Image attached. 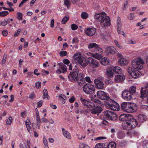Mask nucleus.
Wrapping results in <instances>:
<instances>
[{
	"mask_svg": "<svg viewBox=\"0 0 148 148\" xmlns=\"http://www.w3.org/2000/svg\"><path fill=\"white\" fill-rule=\"evenodd\" d=\"M106 15V13L103 12L95 15L94 17L96 21H100V24L103 27H108L110 25L109 17Z\"/></svg>",
	"mask_w": 148,
	"mask_h": 148,
	"instance_id": "f257e3e1",
	"label": "nucleus"
},
{
	"mask_svg": "<svg viewBox=\"0 0 148 148\" xmlns=\"http://www.w3.org/2000/svg\"><path fill=\"white\" fill-rule=\"evenodd\" d=\"M73 63H78L83 67H86L89 63V59H86L81 56V55L79 53H75L73 56Z\"/></svg>",
	"mask_w": 148,
	"mask_h": 148,
	"instance_id": "f03ea898",
	"label": "nucleus"
},
{
	"mask_svg": "<svg viewBox=\"0 0 148 148\" xmlns=\"http://www.w3.org/2000/svg\"><path fill=\"white\" fill-rule=\"evenodd\" d=\"M136 91V87L133 86L130 87L128 89L125 90L122 94L123 98L125 100H130L132 98L133 99L134 95Z\"/></svg>",
	"mask_w": 148,
	"mask_h": 148,
	"instance_id": "7ed1b4c3",
	"label": "nucleus"
},
{
	"mask_svg": "<svg viewBox=\"0 0 148 148\" xmlns=\"http://www.w3.org/2000/svg\"><path fill=\"white\" fill-rule=\"evenodd\" d=\"M144 62L143 59L141 58L133 60L132 63V65L134 69L140 70L143 67Z\"/></svg>",
	"mask_w": 148,
	"mask_h": 148,
	"instance_id": "20e7f679",
	"label": "nucleus"
},
{
	"mask_svg": "<svg viewBox=\"0 0 148 148\" xmlns=\"http://www.w3.org/2000/svg\"><path fill=\"white\" fill-rule=\"evenodd\" d=\"M84 92L87 94H92L95 91V88L93 85L86 83L83 87Z\"/></svg>",
	"mask_w": 148,
	"mask_h": 148,
	"instance_id": "39448f33",
	"label": "nucleus"
},
{
	"mask_svg": "<svg viewBox=\"0 0 148 148\" xmlns=\"http://www.w3.org/2000/svg\"><path fill=\"white\" fill-rule=\"evenodd\" d=\"M104 80V78L101 76L97 78L94 80V82L97 89H103L105 87V85L103 82Z\"/></svg>",
	"mask_w": 148,
	"mask_h": 148,
	"instance_id": "423d86ee",
	"label": "nucleus"
},
{
	"mask_svg": "<svg viewBox=\"0 0 148 148\" xmlns=\"http://www.w3.org/2000/svg\"><path fill=\"white\" fill-rule=\"evenodd\" d=\"M103 116L107 117L109 120L114 121L117 119V115L114 112L110 110H106L103 113Z\"/></svg>",
	"mask_w": 148,
	"mask_h": 148,
	"instance_id": "0eeeda50",
	"label": "nucleus"
},
{
	"mask_svg": "<svg viewBox=\"0 0 148 148\" xmlns=\"http://www.w3.org/2000/svg\"><path fill=\"white\" fill-rule=\"evenodd\" d=\"M130 119H129L128 121L126 122L127 125V127H129L130 129L134 128L136 127H139L140 125H138V121L137 120L135 119L132 116V118H130Z\"/></svg>",
	"mask_w": 148,
	"mask_h": 148,
	"instance_id": "6e6552de",
	"label": "nucleus"
},
{
	"mask_svg": "<svg viewBox=\"0 0 148 148\" xmlns=\"http://www.w3.org/2000/svg\"><path fill=\"white\" fill-rule=\"evenodd\" d=\"M140 97L142 99L147 97V101L148 103V83L147 84L145 87L141 88Z\"/></svg>",
	"mask_w": 148,
	"mask_h": 148,
	"instance_id": "1a4fd4ad",
	"label": "nucleus"
},
{
	"mask_svg": "<svg viewBox=\"0 0 148 148\" xmlns=\"http://www.w3.org/2000/svg\"><path fill=\"white\" fill-rule=\"evenodd\" d=\"M77 68H74L72 72H70V74L68 76L69 80L72 82H74L75 78L77 75L79 73Z\"/></svg>",
	"mask_w": 148,
	"mask_h": 148,
	"instance_id": "9d476101",
	"label": "nucleus"
},
{
	"mask_svg": "<svg viewBox=\"0 0 148 148\" xmlns=\"http://www.w3.org/2000/svg\"><path fill=\"white\" fill-rule=\"evenodd\" d=\"M88 59L89 64L91 67L93 68H95L99 66V63L98 60L92 57H89Z\"/></svg>",
	"mask_w": 148,
	"mask_h": 148,
	"instance_id": "9b49d317",
	"label": "nucleus"
},
{
	"mask_svg": "<svg viewBox=\"0 0 148 148\" xmlns=\"http://www.w3.org/2000/svg\"><path fill=\"white\" fill-rule=\"evenodd\" d=\"M137 107L136 104L130 102L129 106L127 109V112L128 113H132L136 111L137 110Z\"/></svg>",
	"mask_w": 148,
	"mask_h": 148,
	"instance_id": "f8f14e48",
	"label": "nucleus"
},
{
	"mask_svg": "<svg viewBox=\"0 0 148 148\" xmlns=\"http://www.w3.org/2000/svg\"><path fill=\"white\" fill-rule=\"evenodd\" d=\"M130 118H132V115L128 114H123L120 115L119 120L122 121H128Z\"/></svg>",
	"mask_w": 148,
	"mask_h": 148,
	"instance_id": "ddd939ff",
	"label": "nucleus"
},
{
	"mask_svg": "<svg viewBox=\"0 0 148 148\" xmlns=\"http://www.w3.org/2000/svg\"><path fill=\"white\" fill-rule=\"evenodd\" d=\"M97 94L98 98L102 100H106L109 98L106 93L102 90L98 91L97 92Z\"/></svg>",
	"mask_w": 148,
	"mask_h": 148,
	"instance_id": "4468645a",
	"label": "nucleus"
},
{
	"mask_svg": "<svg viewBox=\"0 0 148 148\" xmlns=\"http://www.w3.org/2000/svg\"><path fill=\"white\" fill-rule=\"evenodd\" d=\"M102 110V109L101 107L96 106L93 107L91 109L90 111L92 114H97L98 116L99 113H100Z\"/></svg>",
	"mask_w": 148,
	"mask_h": 148,
	"instance_id": "2eb2a0df",
	"label": "nucleus"
},
{
	"mask_svg": "<svg viewBox=\"0 0 148 148\" xmlns=\"http://www.w3.org/2000/svg\"><path fill=\"white\" fill-rule=\"evenodd\" d=\"M60 66V69H58L56 71V73L58 74H60L62 72L64 73L66 72L67 70V68L66 66L63 63L60 62L58 64Z\"/></svg>",
	"mask_w": 148,
	"mask_h": 148,
	"instance_id": "dca6fc26",
	"label": "nucleus"
},
{
	"mask_svg": "<svg viewBox=\"0 0 148 148\" xmlns=\"http://www.w3.org/2000/svg\"><path fill=\"white\" fill-rule=\"evenodd\" d=\"M141 72L137 69H133V71L130 73V75L134 78H136L138 77L141 75Z\"/></svg>",
	"mask_w": 148,
	"mask_h": 148,
	"instance_id": "f3484780",
	"label": "nucleus"
},
{
	"mask_svg": "<svg viewBox=\"0 0 148 148\" xmlns=\"http://www.w3.org/2000/svg\"><path fill=\"white\" fill-rule=\"evenodd\" d=\"M95 29L92 28L87 29L85 31V33L89 36H92L95 34Z\"/></svg>",
	"mask_w": 148,
	"mask_h": 148,
	"instance_id": "a211bd4d",
	"label": "nucleus"
},
{
	"mask_svg": "<svg viewBox=\"0 0 148 148\" xmlns=\"http://www.w3.org/2000/svg\"><path fill=\"white\" fill-rule=\"evenodd\" d=\"M84 75L81 73H79L77 75L75 78L74 81H85Z\"/></svg>",
	"mask_w": 148,
	"mask_h": 148,
	"instance_id": "6ab92c4d",
	"label": "nucleus"
},
{
	"mask_svg": "<svg viewBox=\"0 0 148 148\" xmlns=\"http://www.w3.org/2000/svg\"><path fill=\"white\" fill-rule=\"evenodd\" d=\"M111 110L117 111L119 110V105L116 102L114 101L113 103L109 108Z\"/></svg>",
	"mask_w": 148,
	"mask_h": 148,
	"instance_id": "aec40b11",
	"label": "nucleus"
},
{
	"mask_svg": "<svg viewBox=\"0 0 148 148\" xmlns=\"http://www.w3.org/2000/svg\"><path fill=\"white\" fill-rule=\"evenodd\" d=\"M125 78V76L123 75H116L115 77V79L117 82H122Z\"/></svg>",
	"mask_w": 148,
	"mask_h": 148,
	"instance_id": "412c9836",
	"label": "nucleus"
},
{
	"mask_svg": "<svg viewBox=\"0 0 148 148\" xmlns=\"http://www.w3.org/2000/svg\"><path fill=\"white\" fill-rule=\"evenodd\" d=\"M106 51L108 54L110 53L114 54L115 53L114 48L113 47H107L106 48Z\"/></svg>",
	"mask_w": 148,
	"mask_h": 148,
	"instance_id": "4be33fe9",
	"label": "nucleus"
},
{
	"mask_svg": "<svg viewBox=\"0 0 148 148\" xmlns=\"http://www.w3.org/2000/svg\"><path fill=\"white\" fill-rule=\"evenodd\" d=\"M119 64L122 66L127 65L128 63V61L124 58H121L119 60Z\"/></svg>",
	"mask_w": 148,
	"mask_h": 148,
	"instance_id": "5701e85b",
	"label": "nucleus"
},
{
	"mask_svg": "<svg viewBox=\"0 0 148 148\" xmlns=\"http://www.w3.org/2000/svg\"><path fill=\"white\" fill-rule=\"evenodd\" d=\"M80 100L81 103L84 105L87 106H88V104L89 103V100L88 99H86L82 97H81Z\"/></svg>",
	"mask_w": 148,
	"mask_h": 148,
	"instance_id": "b1692460",
	"label": "nucleus"
},
{
	"mask_svg": "<svg viewBox=\"0 0 148 148\" xmlns=\"http://www.w3.org/2000/svg\"><path fill=\"white\" fill-rule=\"evenodd\" d=\"M130 102H124L121 105V107L122 109L125 112H127V109L128 107L129 106Z\"/></svg>",
	"mask_w": 148,
	"mask_h": 148,
	"instance_id": "393cba45",
	"label": "nucleus"
},
{
	"mask_svg": "<svg viewBox=\"0 0 148 148\" xmlns=\"http://www.w3.org/2000/svg\"><path fill=\"white\" fill-rule=\"evenodd\" d=\"M117 32H119L121 29V19L119 17H118L117 20Z\"/></svg>",
	"mask_w": 148,
	"mask_h": 148,
	"instance_id": "a878e982",
	"label": "nucleus"
},
{
	"mask_svg": "<svg viewBox=\"0 0 148 148\" xmlns=\"http://www.w3.org/2000/svg\"><path fill=\"white\" fill-rule=\"evenodd\" d=\"M137 121L139 122H143L146 121V116L143 114H140L137 117Z\"/></svg>",
	"mask_w": 148,
	"mask_h": 148,
	"instance_id": "bb28decb",
	"label": "nucleus"
},
{
	"mask_svg": "<svg viewBox=\"0 0 148 148\" xmlns=\"http://www.w3.org/2000/svg\"><path fill=\"white\" fill-rule=\"evenodd\" d=\"M62 131L64 136L68 139H70L71 138V136L70 133L66 131L64 128H62Z\"/></svg>",
	"mask_w": 148,
	"mask_h": 148,
	"instance_id": "cd10ccee",
	"label": "nucleus"
},
{
	"mask_svg": "<svg viewBox=\"0 0 148 148\" xmlns=\"http://www.w3.org/2000/svg\"><path fill=\"white\" fill-rule=\"evenodd\" d=\"M113 71L117 74H121L122 70L120 67L118 66H115L113 69Z\"/></svg>",
	"mask_w": 148,
	"mask_h": 148,
	"instance_id": "c85d7f7f",
	"label": "nucleus"
},
{
	"mask_svg": "<svg viewBox=\"0 0 148 148\" xmlns=\"http://www.w3.org/2000/svg\"><path fill=\"white\" fill-rule=\"evenodd\" d=\"M109 62L107 59L105 57L102 58L101 61V63L103 65H107L109 64Z\"/></svg>",
	"mask_w": 148,
	"mask_h": 148,
	"instance_id": "c756f323",
	"label": "nucleus"
},
{
	"mask_svg": "<svg viewBox=\"0 0 148 148\" xmlns=\"http://www.w3.org/2000/svg\"><path fill=\"white\" fill-rule=\"evenodd\" d=\"M107 145L106 146L104 143H98L96 145L94 148H106Z\"/></svg>",
	"mask_w": 148,
	"mask_h": 148,
	"instance_id": "7c9ffc66",
	"label": "nucleus"
},
{
	"mask_svg": "<svg viewBox=\"0 0 148 148\" xmlns=\"http://www.w3.org/2000/svg\"><path fill=\"white\" fill-rule=\"evenodd\" d=\"M106 105H107V107L109 108L110 106L113 103V102L114 101L110 99L109 97V98H108L107 99H106Z\"/></svg>",
	"mask_w": 148,
	"mask_h": 148,
	"instance_id": "2f4dec72",
	"label": "nucleus"
},
{
	"mask_svg": "<svg viewBox=\"0 0 148 148\" xmlns=\"http://www.w3.org/2000/svg\"><path fill=\"white\" fill-rule=\"evenodd\" d=\"M43 94V99H45L46 98H47L48 99H49L50 98V97L48 95V92L47 90L45 89H44L42 92Z\"/></svg>",
	"mask_w": 148,
	"mask_h": 148,
	"instance_id": "473e14b6",
	"label": "nucleus"
},
{
	"mask_svg": "<svg viewBox=\"0 0 148 148\" xmlns=\"http://www.w3.org/2000/svg\"><path fill=\"white\" fill-rule=\"evenodd\" d=\"M89 110L88 108L85 109L84 108H83L82 109H79L80 114H88L89 113Z\"/></svg>",
	"mask_w": 148,
	"mask_h": 148,
	"instance_id": "72a5a7b5",
	"label": "nucleus"
},
{
	"mask_svg": "<svg viewBox=\"0 0 148 148\" xmlns=\"http://www.w3.org/2000/svg\"><path fill=\"white\" fill-rule=\"evenodd\" d=\"M99 45L95 43H93L89 44L88 46V48L89 49H92L93 48H95V49L98 47Z\"/></svg>",
	"mask_w": 148,
	"mask_h": 148,
	"instance_id": "f704fd0d",
	"label": "nucleus"
},
{
	"mask_svg": "<svg viewBox=\"0 0 148 148\" xmlns=\"http://www.w3.org/2000/svg\"><path fill=\"white\" fill-rule=\"evenodd\" d=\"M108 148H116V144L114 142H111L107 146Z\"/></svg>",
	"mask_w": 148,
	"mask_h": 148,
	"instance_id": "c9c22d12",
	"label": "nucleus"
},
{
	"mask_svg": "<svg viewBox=\"0 0 148 148\" xmlns=\"http://www.w3.org/2000/svg\"><path fill=\"white\" fill-rule=\"evenodd\" d=\"M92 56L94 58L99 60L101 59L102 56L101 54H99L98 53H96L93 54Z\"/></svg>",
	"mask_w": 148,
	"mask_h": 148,
	"instance_id": "e433bc0d",
	"label": "nucleus"
},
{
	"mask_svg": "<svg viewBox=\"0 0 148 148\" xmlns=\"http://www.w3.org/2000/svg\"><path fill=\"white\" fill-rule=\"evenodd\" d=\"M107 74L108 77H112L113 76V73L112 70L110 69L107 70Z\"/></svg>",
	"mask_w": 148,
	"mask_h": 148,
	"instance_id": "4c0bfd02",
	"label": "nucleus"
},
{
	"mask_svg": "<svg viewBox=\"0 0 148 148\" xmlns=\"http://www.w3.org/2000/svg\"><path fill=\"white\" fill-rule=\"evenodd\" d=\"M125 136L124 134L121 132H119L118 135L117 137L119 138L120 139H123Z\"/></svg>",
	"mask_w": 148,
	"mask_h": 148,
	"instance_id": "58836bf2",
	"label": "nucleus"
},
{
	"mask_svg": "<svg viewBox=\"0 0 148 148\" xmlns=\"http://www.w3.org/2000/svg\"><path fill=\"white\" fill-rule=\"evenodd\" d=\"M69 16H65L62 19V23L63 24H65L69 20Z\"/></svg>",
	"mask_w": 148,
	"mask_h": 148,
	"instance_id": "ea45409f",
	"label": "nucleus"
},
{
	"mask_svg": "<svg viewBox=\"0 0 148 148\" xmlns=\"http://www.w3.org/2000/svg\"><path fill=\"white\" fill-rule=\"evenodd\" d=\"M9 14L8 11H3L0 12V16H5Z\"/></svg>",
	"mask_w": 148,
	"mask_h": 148,
	"instance_id": "a19ab883",
	"label": "nucleus"
},
{
	"mask_svg": "<svg viewBox=\"0 0 148 148\" xmlns=\"http://www.w3.org/2000/svg\"><path fill=\"white\" fill-rule=\"evenodd\" d=\"M23 14L20 12H17V19L19 20H21L22 19Z\"/></svg>",
	"mask_w": 148,
	"mask_h": 148,
	"instance_id": "79ce46f5",
	"label": "nucleus"
},
{
	"mask_svg": "<svg viewBox=\"0 0 148 148\" xmlns=\"http://www.w3.org/2000/svg\"><path fill=\"white\" fill-rule=\"evenodd\" d=\"M134 15L133 13H131L128 15L127 17L130 20H133L134 18Z\"/></svg>",
	"mask_w": 148,
	"mask_h": 148,
	"instance_id": "37998d69",
	"label": "nucleus"
},
{
	"mask_svg": "<svg viewBox=\"0 0 148 148\" xmlns=\"http://www.w3.org/2000/svg\"><path fill=\"white\" fill-rule=\"evenodd\" d=\"M41 82L38 81L36 82L35 83V86L37 89H39L41 87Z\"/></svg>",
	"mask_w": 148,
	"mask_h": 148,
	"instance_id": "c03bdc74",
	"label": "nucleus"
},
{
	"mask_svg": "<svg viewBox=\"0 0 148 148\" xmlns=\"http://www.w3.org/2000/svg\"><path fill=\"white\" fill-rule=\"evenodd\" d=\"M82 18L84 19H86L88 16V14L86 12H83L81 14Z\"/></svg>",
	"mask_w": 148,
	"mask_h": 148,
	"instance_id": "a18cd8bd",
	"label": "nucleus"
},
{
	"mask_svg": "<svg viewBox=\"0 0 148 148\" xmlns=\"http://www.w3.org/2000/svg\"><path fill=\"white\" fill-rule=\"evenodd\" d=\"M79 41V40L76 37H75L73 39L72 43L73 44H76Z\"/></svg>",
	"mask_w": 148,
	"mask_h": 148,
	"instance_id": "49530a36",
	"label": "nucleus"
},
{
	"mask_svg": "<svg viewBox=\"0 0 148 148\" xmlns=\"http://www.w3.org/2000/svg\"><path fill=\"white\" fill-rule=\"evenodd\" d=\"M71 27L72 29L73 30H75L78 28V26L75 24H72L71 25Z\"/></svg>",
	"mask_w": 148,
	"mask_h": 148,
	"instance_id": "de8ad7c7",
	"label": "nucleus"
},
{
	"mask_svg": "<svg viewBox=\"0 0 148 148\" xmlns=\"http://www.w3.org/2000/svg\"><path fill=\"white\" fill-rule=\"evenodd\" d=\"M79 147L80 148H89V147L87 145L82 143L80 145Z\"/></svg>",
	"mask_w": 148,
	"mask_h": 148,
	"instance_id": "09e8293b",
	"label": "nucleus"
},
{
	"mask_svg": "<svg viewBox=\"0 0 148 148\" xmlns=\"http://www.w3.org/2000/svg\"><path fill=\"white\" fill-rule=\"evenodd\" d=\"M64 4L66 5L68 8V7L69 6L70 4L69 1L68 0H64Z\"/></svg>",
	"mask_w": 148,
	"mask_h": 148,
	"instance_id": "8fccbe9b",
	"label": "nucleus"
},
{
	"mask_svg": "<svg viewBox=\"0 0 148 148\" xmlns=\"http://www.w3.org/2000/svg\"><path fill=\"white\" fill-rule=\"evenodd\" d=\"M67 54V52L66 51H61L60 52V56L61 57L66 56Z\"/></svg>",
	"mask_w": 148,
	"mask_h": 148,
	"instance_id": "3c124183",
	"label": "nucleus"
},
{
	"mask_svg": "<svg viewBox=\"0 0 148 148\" xmlns=\"http://www.w3.org/2000/svg\"><path fill=\"white\" fill-rule=\"evenodd\" d=\"M7 56L6 54H5L4 55L2 60V63L3 64H5L6 61V60L7 58Z\"/></svg>",
	"mask_w": 148,
	"mask_h": 148,
	"instance_id": "603ef678",
	"label": "nucleus"
},
{
	"mask_svg": "<svg viewBox=\"0 0 148 148\" xmlns=\"http://www.w3.org/2000/svg\"><path fill=\"white\" fill-rule=\"evenodd\" d=\"M12 117L10 116L6 121V124L8 125H10L12 122Z\"/></svg>",
	"mask_w": 148,
	"mask_h": 148,
	"instance_id": "864d4df0",
	"label": "nucleus"
},
{
	"mask_svg": "<svg viewBox=\"0 0 148 148\" xmlns=\"http://www.w3.org/2000/svg\"><path fill=\"white\" fill-rule=\"evenodd\" d=\"M96 51H98V54H101L102 53V49L99 47V46L97 48H96Z\"/></svg>",
	"mask_w": 148,
	"mask_h": 148,
	"instance_id": "5fc2aeb1",
	"label": "nucleus"
},
{
	"mask_svg": "<svg viewBox=\"0 0 148 148\" xmlns=\"http://www.w3.org/2000/svg\"><path fill=\"white\" fill-rule=\"evenodd\" d=\"M8 34V31L7 30H4L2 32V34L4 36H6Z\"/></svg>",
	"mask_w": 148,
	"mask_h": 148,
	"instance_id": "6e6d98bb",
	"label": "nucleus"
},
{
	"mask_svg": "<svg viewBox=\"0 0 148 148\" xmlns=\"http://www.w3.org/2000/svg\"><path fill=\"white\" fill-rule=\"evenodd\" d=\"M63 62L64 64H69L70 63L69 60L68 59H64L63 60Z\"/></svg>",
	"mask_w": 148,
	"mask_h": 148,
	"instance_id": "4d7b16f0",
	"label": "nucleus"
},
{
	"mask_svg": "<svg viewBox=\"0 0 148 148\" xmlns=\"http://www.w3.org/2000/svg\"><path fill=\"white\" fill-rule=\"evenodd\" d=\"M42 102L43 101L42 100L38 102L37 103V107L38 108H39L41 106L42 104Z\"/></svg>",
	"mask_w": 148,
	"mask_h": 148,
	"instance_id": "13d9d810",
	"label": "nucleus"
},
{
	"mask_svg": "<svg viewBox=\"0 0 148 148\" xmlns=\"http://www.w3.org/2000/svg\"><path fill=\"white\" fill-rule=\"evenodd\" d=\"M85 80L87 82L89 83H91L92 82L90 80V78L89 77H86Z\"/></svg>",
	"mask_w": 148,
	"mask_h": 148,
	"instance_id": "bf43d9fd",
	"label": "nucleus"
},
{
	"mask_svg": "<svg viewBox=\"0 0 148 148\" xmlns=\"http://www.w3.org/2000/svg\"><path fill=\"white\" fill-rule=\"evenodd\" d=\"M36 120L37 122H38L39 123H40L41 122V121L40 119L39 115V113H38V114H37L36 116Z\"/></svg>",
	"mask_w": 148,
	"mask_h": 148,
	"instance_id": "052dcab7",
	"label": "nucleus"
},
{
	"mask_svg": "<svg viewBox=\"0 0 148 148\" xmlns=\"http://www.w3.org/2000/svg\"><path fill=\"white\" fill-rule=\"evenodd\" d=\"M21 31V30L20 29H18L14 35V37H16L18 35Z\"/></svg>",
	"mask_w": 148,
	"mask_h": 148,
	"instance_id": "680f3d73",
	"label": "nucleus"
},
{
	"mask_svg": "<svg viewBox=\"0 0 148 148\" xmlns=\"http://www.w3.org/2000/svg\"><path fill=\"white\" fill-rule=\"evenodd\" d=\"M77 82L78 83V84L80 86H83V84H84L85 81H77Z\"/></svg>",
	"mask_w": 148,
	"mask_h": 148,
	"instance_id": "e2e57ef3",
	"label": "nucleus"
},
{
	"mask_svg": "<svg viewBox=\"0 0 148 148\" xmlns=\"http://www.w3.org/2000/svg\"><path fill=\"white\" fill-rule=\"evenodd\" d=\"M75 100V97H72L69 99V101L70 103H72L74 102Z\"/></svg>",
	"mask_w": 148,
	"mask_h": 148,
	"instance_id": "0e129e2a",
	"label": "nucleus"
},
{
	"mask_svg": "<svg viewBox=\"0 0 148 148\" xmlns=\"http://www.w3.org/2000/svg\"><path fill=\"white\" fill-rule=\"evenodd\" d=\"M35 94L34 93V92L32 93L29 96V97L32 99H33L35 97Z\"/></svg>",
	"mask_w": 148,
	"mask_h": 148,
	"instance_id": "69168bd1",
	"label": "nucleus"
},
{
	"mask_svg": "<svg viewBox=\"0 0 148 148\" xmlns=\"http://www.w3.org/2000/svg\"><path fill=\"white\" fill-rule=\"evenodd\" d=\"M127 71L129 74L130 75V73H132V71H133V69H132V68L130 67L128 69Z\"/></svg>",
	"mask_w": 148,
	"mask_h": 148,
	"instance_id": "338daca9",
	"label": "nucleus"
},
{
	"mask_svg": "<svg viewBox=\"0 0 148 148\" xmlns=\"http://www.w3.org/2000/svg\"><path fill=\"white\" fill-rule=\"evenodd\" d=\"M20 148H30V147L28 146V147L26 146V145H23L22 144H20L19 145Z\"/></svg>",
	"mask_w": 148,
	"mask_h": 148,
	"instance_id": "774afa93",
	"label": "nucleus"
}]
</instances>
